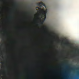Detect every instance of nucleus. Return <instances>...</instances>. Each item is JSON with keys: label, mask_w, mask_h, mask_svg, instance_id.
Segmentation results:
<instances>
[{"label": "nucleus", "mask_w": 79, "mask_h": 79, "mask_svg": "<svg viewBox=\"0 0 79 79\" xmlns=\"http://www.w3.org/2000/svg\"><path fill=\"white\" fill-rule=\"evenodd\" d=\"M2 64H3V63H2Z\"/></svg>", "instance_id": "11"}, {"label": "nucleus", "mask_w": 79, "mask_h": 79, "mask_svg": "<svg viewBox=\"0 0 79 79\" xmlns=\"http://www.w3.org/2000/svg\"><path fill=\"white\" fill-rule=\"evenodd\" d=\"M4 40V39H3V40Z\"/></svg>", "instance_id": "8"}, {"label": "nucleus", "mask_w": 79, "mask_h": 79, "mask_svg": "<svg viewBox=\"0 0 79 79\" xmlns=\"http://www.w3.org/2000/svg\"><path fill=\"white\" fill-rule=\"evenodd\" d=\"M44 20H43L42 21H41V23L39 24V25H40V24H43V23H44Z\"/></svg>", "instance_id": "3"}, {"label": "nucleus", "mask_w": 79, "mask_h": 79, "mask_svg": "<svg viewBox=\"0 0 79 79\" xmlns=\"http://www.w3.org/2000/svg\"><path fill=\"white\" fill-rule=\"evenodd\" d=\"M3 46V44H2L1 45H0V48H2V47Z\"/></svg>", "instance_id": "4"}, {"label": "nucleus", "mask_w": 79, "mask_h": 79, "mask_svg": "<svg viewBox=\"0 0 79 79\" xmlns=\"http://www.w3.org/2000/svg\"><path fill=\"white\" fill-rule=\"evenodd\" d=\"M1 73V72H0V73Z\"/></svg>", "instance_id": "7"}, {"label": "nucleus", "mask_w": 79, "mask_h": 79, "mask_svg": "<svg viewBox=\"0 0 79 79\" xmlns=\"http://www.w3.org/2000/svg\"><path fill=\"white\" fill-rule=\"evenodd\" d=\"M0 3H1V2H0Z\"/></svg>", "instance_id": "10"}, {"label": "nucleus", "mask_w": 79, "mask_h": 79, "mask_svg": "<svg viewBox=\"0 0 79 79\" xmlns=\"http://www.w3.org/2000/svg\"><path fill=\"white\" fill-rule=\"evenodd\" d=\"M37 5L38 6H39L40 7H42V5L45 7V4L43 3L42 2H40V3H37Z\"/></svg>", "instance_id": "1"}, {"label": "nucleus", "mask_w": 79, "mask_h": 79, "mask_svg": "<svg viewBox=\"0 0 79 79\" xmlns=\"http://www.w3.org/2000/svg\"><path fill=\"white\" fill-rule=\"evenodd\" d=\"M36 9H38L39 10H40L41 11H42V13L43 14L45 15H46V12L45 11H43V10H42V9H41L39 8V7H36Z\"/></svg>", "instance_id": "2"}, {"label": "nucleus", "mask_w": 79, "mask_h": 79, "mask_svg": "<svg viewBox=\"0 0 79 79\" xmlns=\"http://www.w3.org/2000/svg\"><path fill=\"white\" fill-rule=\"evenodd\" d=\"M1 51V49H0V53Z\"/></svg>", "instance_id": "6"}, {"label": "nucleus", "mask_w": 79, "mask_h": 79, "mask_svg": "<svg viewBox=\"0 0 79 79\" xmlns=\"http://www.w3.org/2000/svg\"><path fill=\"white\" fill-rule=\"evenodd\" d=\"M17 3H16L15 2V6H17Z\"/></svg>", "instance_id": "5"}, {"label": "nucleus", "mask_w": 79, "mask_h": 79, "mask_svg": "<svg viewBox=\"0 0 79 79\" xmlns=\"http://www.w3.org/2000/svg\"><path fill=\"white\" fill-rule=\"evenodd\" d=\"M0 63H1V62H0Z\"/></svg>", "instance_id": "9"}]
</instances>
